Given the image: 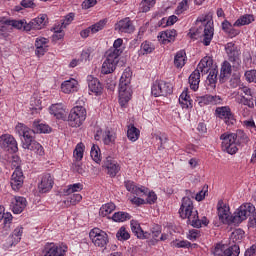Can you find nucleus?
<instances>
[{"mask_svg": "<svg viewBox=\"0 0 256 256\" xmlns=\"http://www.w3.org/2000/svg\"><path fill=\"white\" fill-rule=\"evenodd\" d=\"M133 72L127 68L123 72L119 83V104L121 107H127V103L131 101V77Z\"/></svg>", "mask_w": 256, "mask_h": 256, "instance_id": "f257e3e1", "label": "nucleus"}, {"mask_svg": "<svg viewBox=\"0 0 256 256\" xmlns=\"http://www.w3.org/2000/svg\"><path fill=\"white\" fill-rule=\"evenodd\" d=\"M247 217H250V227H256V209L251 203L243 204L238 208L232 218V223L239 225V223H243Z\"/></svg>", "mask_w": 256, "mask_h": 256, "instance_id": "f03ea898", "label": "nucleus"}, {"mask_svg": "<svg viewBox=\"0 0 256 256\" xmlns=\"http://www.w3.org/2000/svg\"><path fill=\"white\" fill-rule=\"evenodd\" d=\"M197 213V210H195V207L193 206V200H191L189 197H183L182 204L179 209V215L181 219H188V225H191L192 227H198L199 221L195 220L197 219Z\"/></svg>", "mask_w": 256, "mask_h": 256, "instance_id": "7ed1b4c3", "label": "nucleus"}, {"mask_svg": "<svg viewBox=\"0 0 256 256\" xmlns=\"http://www.w3.org/2000/svg\"><path fill=\"white\" fill-rule=\"evenodd\" d=\"M79 191H83V184L75 183L70 184L63 189L62 193L67 197L64 201V205L71 207V205H78L83 200V196L79 194Z\"/></svg>", "mask_w": 256, "mask_h": 256, "instance_id": "20e7f679", "label": "nucleus"}, {"mask_svg": "<svg viewBox=\"0 0 256 256\" xmlns=\"http://www.w3.org/2000/svg\"><path fill=\"white\" fill-rule=\"evenodd\" d=\"M130 225L132 233H134L138 239H151L152 237L154 241H159V236L161 235V228L159 226L152 228L151 232H145L143 228H141V224L136 220H131Z\"/></svg>", "mask_w": 256, "mask_h": 256, "instance_id": "39448f33", "label": "nucleus"}, {"mask_svg": "<svg viewBox=\"0 0 256 256\" xmlns=\"http://www.w3.org/2000/svg\"><path fill=\"white\" fill-rule=\"evenodd\" d=\"M222 141L221 147L224 153L235 155L239 149L237 148V135L235 133H224L220 136Z\"/></svg>", "mask_w": 256, "mask_h": 256, "instance_id": "423d86ee", "label": "nucleus"}, {"mask_svg": "<svg viewBox=\"0 0 256 256\" xmlns=\"http://www.w3.org/2000/svg\"><path fill=\"white\" fill-rule=\"evenodd\" d=\"M85 119H87V110L82 106H76L69 113L68 123L70 127H81Z\"/></svg>", "mask_w": 256, "mask_h": 256, "instance_id": "0eeeda50", "label": "nucleus"}, {"mask_svg": "<svg viewBox=\"0 0 256 256\" xmlns=\"http://www.w3.org/2000/svg\"><path fill=\"white\" fill-rule=\"evenodd\" d=\"M196 23H206L204 26V38L202 43L205 45V47H208V45H211V41H213V35L215 31L213 28V22L209 20V14L198 17Z\"/></svg>", "mask_w": 256, "mask_h": 256, "instance_id": "6e6552de", "label": "nucleus"}, {"mask_svg": "<svg viewBox=\"0 0 256 256\" xmlns=\"http://www.w3.org/2000/svg\"><path fill=\"white\" fill-rule=\"evenodd\" d=\"M0 149L6 153H17V151H19V146L13 135L2 134L0 136Z\"/></svg>", "mask_w": 256, "mask_h": 256, "instance_id": "1a4fd4ad", "label": "nucleus"}, {"mask_svg": "<svg viewBox=\"0 0 256 256\" xmlns=\"http://www.w3.org/2000/svg\"><path fill=\"white\" fill-rule=\"evenodd\" d=\"M67 245L47 242L42 249V256H65Z\"/></svg>", "mask_w": 256, "mask_h": 256, "instance_id": "9d476101", "label": "nucleus"}, {"mask_svg": "<svg viewBox=\"0 0 256 256\" xmlns=\"http://www.w3.org/2000/svg\"><path fill=\"white\" fill-rule=\"evenodd\" d=\"M151 93L154 97H167L173 93V86L169 82L159 80L152 85Z\"/></svg>", "mask_w": 256, "mask_h": 256, "instance_id": "9b49d317", "label": "nucleus"}, {"mask_svg": "<svg viewBox=\"0 0 256 256\" xmlns=\"http://www.w3.org/2000/svg\"><path fill=\"white\" fill-rule=\"evenodd\" d=\"M89 237L95 247H107V243H109V236L105 233V231L94 228L90 231Z\"/></svg>", "mask_w": 256, "mask_h": 256, "instance_id": "f8f14e48", "label": "nucleus"}, {"mask_svg": "<svg viewBox=\"0 0 256 256\" xmlns=\"http://www.w3.org/2000/svg\"><path fill=\"white\" fill-rule=\"evenodd\" d=\"M240 253L241 248L237 244L229 247L225 244H217L213 251V254L216 256H239Z\"/></svg>", "mask_w": 256, "mask_h": 256, "instance_id": "ddd939ff", "label": "nucleus"}, {"mask_svg": "<svg viewBox=\"0 0 256 256\" xmlns=\"http://www.w3.org/2000/svg\"><path fill=\"white\" fill-rule=\"evenodd\" d=\"M16 129V133H18V135L20 137H23L24 140L22 142V147L23 149L27 147V145L31 144L32 142H34L35 140L33 139V128L30 129L29 127H27V125L23 124V123H18L15 127Z\"/></svg>", "mask_w": 256, "mask_h": 256, "instance_id": "4468645a", "label": "nucleus"}, {"mask_svg": "<svg viewBox=\"0 0 256 256\" xmlns=\"http://www.w3.org/2000/svg\"><path fill=\"white\" fill-rule=\"evenodd\" d=\"M218 217L220 221H222L224 224L229 225L233 223V216H231V212L229 211V206L227 204L223 203L222 200L218 202Z\"/></svg>", "mask_w": 256, "mask_h": 256, "instance_id": "2eb2a0df", "label": "nucleus"}, {"mask_svg": "<svg viewBox=\"0 0 256 256\" xmlns=\"http://www.w3.org/2000/svg\"><path fill=\"white\" fill-rule=\"evenodd\" d=\"M107 57L106 60L102 64L101 73L103 75H109L110 73H113L117 67V63H119V58L106 53Z\"/></svg>", "mask_w": 256, "mask_h": 256, "instance_id": "dca6fc26", "label": "nucleus"}, {"mask_svg": "<svg viewBox=\"0 0 256 256\" xmlns=\"http://www.w3.org/2000/svg\"><path fill=\"white\" fill-rule=\"evenodd\" d=\"M198 105L205 107V105H223V98L219 95L206 94L197 98Z\"/></svg>", "mask_w": 256, "mask_h": 256, "instance_id": "f3484780", "label": "nucleus"}, {"mask_svg": "<svg viewBox=\"0 0 256 256\" xmlns=\"http://www.w3.org/2000/svg\"><path fill=\"white\" fill-rule=\"evenodd\" d=\"M24 181H25V176L23 175V170L19 168L15 169L10 179V185L13 191H19V189L23 187Z\"/></svg>", "mask_w": 256, "mask_h": 256, "instance_id": "a211bd4d", "label": "nucleus"}, {"mask_svg": "<svg viewBox=\"0 0 256 256\" xmlns=\"http://www.w3.org/2000/svg\"><path fill=\"white\" fill-rule=\"evenodd\" d=\"M47 25V16L45 14H41L37 18H34L30 23H28L26 26H24V31H31V29L34 30H41L43 27Z\"/></svg>", "mask_w": 256, "mask_h": 256, "instance_id": "6ab92c4d", "label": "nucleus"}, {"mask_svg": "<svg viewBox=\"0 0 256 256\" xmlns=\"http://www.w3.org/2000/svg\"><path fill=\"white\" fill-rule=\"evenodd\" d=\"M226 49V53L228 55V59L229 61H231L232 63H237V65H239V57L241 55V52L239 51V49H237L235 43L230 42L227 43L225 46Z\"/></svg>", "mask_w": 256, "mask_h": 256, "instance_id": "aec40b11", "label": "nucleus"}, {"mask_svg": "<svg viewBox=\"0 0 256 256\" xmlns=\"http://www.w3.org/2000/svg\"><path fill=\"white\" fill-rule=\"evenodd\" d=\"M10 207L13 213L19 215V213H23V210L27 207V199H25V197L15 196L11 201Z\"/></svg>", "mask_w": 256, "mask_h": 256, "instance_id": "412c9836", "label": "nucleus"}, {"mask_svg": "<svg viewBox=\"0 0 256 256\" xmlns=\"http://www.w3.org/2000/svg\"><path fill=\"white\" fill-rule=\"evenodd\" d=\"M53 177L51 174H44L41 177V181L38 184V190L40 193H49L51 189H53Z\"/></svg>", "mask_w": 256, "mask_h": 256, "instance_id": "4be33fe9", "label": "nucleus"}, {"mask_svg": "<svg viewBox=\"0 0 256 256\" xmlns=\"http://www.w3.org/2000/svg\"><path fill=\"white\" fill-rule=\"evenodd\" d=\"M115 29L120 33H133L135 31V26L133 25L131 19L124 18L116 23Z\"/></svg>", "mask_w": 256, "mask_h": 256, "instance_id": "5701e85b", "label": "nucleus"}, {"mask_svg": "<svg viewBox=\"0 0 256 256\" xmlns=\"http://www.w3.org/2000/svg\"><path fill=\"white\" fill-rule=\"evenodd\" d=\"M104 167L107 169V174L110 175V177H115L121 169L119 164H117V161H115L111 156H108L104 161Z\"/></svg>", "mask_w": 256, "mask_h": 256, "instance_id": "b1692460", "label": "nucleus"}, {"mask_svg": "<svg viewBox=\"0 0 256 256\" xmlns=\"http://www.w3.org/2000/svg\"><path fill=\"white\" fill-rule=\"evenodd\" d=\"M216 117H219V119H224V121H233L235 119V116L233 115V112H231V107L229 106H221L217 107L215 110Z\"/></svg>", "mask_w": 256, "mask_h": 256, "instance_id": "393cba45", "label": "nucleus"}, {"mask_svg": "<svg viewBox=\"0 0 256 256\" xmlns=\"http://www.w3.org/2000/svg\"><path fill=\"white\" fill-rule=\"evenodd\" d=\"M213 69V58L206 56L198 64L196 70L201 73V75H207L210 70Z\"/></svg>", "mask_w": 256, "mask_h": 256, "instance_id": "a878e982", "label": "nucleus"}, {"mask_svg": "<svg viewBox=\"0 0 256 256\" xmlns=\"http://www.w3.org/2000/svg\"><path fill=\"white\" fill-rule=\"evenodd\" d=\"M177 37V30H166L163 32H160L158 35V41L160 43H163V45H167L168 43H173L175 41V38Z\"/></svg>", "mask_w": 256, "mask_h": 256, "instance_id": "bb28decb", "label": "nucleus"}, {"mask_svg": "<svg viewBox=\"0 0 256 256\" xmlns=\"http://www.w3.org/2000/svg\"><path fill=\"white\" fill-rule=\"evenodd\" d=\"M124 185L130 193H133V195H136L137 197H143L147 194V188L145 187H137L135 186V183L131 180L125 181Z\"/></svg>", "mask_w": 256, "mask_h": 256, "instance_id": "cd10ccee", "label": "nucleus"}, {"mask_svg": "<svg viewBox=\"0 0 256 256\" xmlns=\"http://www.w3.org/2000/svg\"><path fill=\"white\" fill-rule=\"evenodd\" d=\"M87 83L89 91L94 93V95H100L103 91V86L101 85V82H99V79L89 75L87 76Z\"/></svg>", "mask_w": 256, "mask_h": 256, "instance_id": "c85d7f7f", "label": "nucleus"}, {"mask_svg": "<svg viewBox=\"0 0 256 256\" xmlns=\"http://www.w3.org/2000/svg\"><path fill=\"white\" fill-rule=\"evenodd\" d=\"M49 45V39L45 37H39L35 41V47H36V55L38 57H43L45 53H47V47Z\"/></svg>", "mask_w": 256, "mask_h": 256, "instance_id": "c756f323", "label": "nucleus"}, {"mask_svg": "<svg viewBox=\"0 0 256 256\" xmlns=\"http://www.w3.org/2000/svg\"><path fill=\"white\" fill-rule=\"evenodd\" d=\"M22 235H23V227L15 228L12 235L7 238L5 247H13V245H17V243L21 241Z\"/></svg>", "mask_w": 256, "mask_h": 256, "instance_id": "7c9ffc66", "label": "nucleus"}, {"mask_svg": "<svg viewBox=\"0 0 256 256\" xmlns=\"http://www.w3.org/2000/svg\"><path fill=\"white\" fill-rule=\"evenodd\" d=\"M61 89L63 93H75L79 89V82L77 80L71 78L70 80H66L62 83Z\"/></svg>", "mask_w": 256, "mask_h": 256, "instance_id": "2f4dec72", "label": "nucleus"}, {"mask_svg": "<svg viewBox=\"0 0 256 256\" xmlns=\"http://www.w3.org/2000/svg\"><path fill=\"white\" fill-rule=\"evenodd\" d=\"M50 113L54 115L56 119H67V110L64 109L63 104H53L50 106Z\"/></svg>", "mask_w": 256, "mask_h": 256, "instance_id": "473e14b6", "label": "nucleus"}, {"mask_svg": "<svg viewBox=\"0 0 256 256\" xmlns=\"http://www.w3.org/2000/svg\"><path fill=\"white\" fill-rule=\"evenodd\" d=\"M1 25H8L9 27H13L14 29H25V27H27V22H25V20L4 19L0 21V31H3V26Z\"/></svg>", "mask_w": 256, "mask_h": 256, "instance_id": "72a5a7b5", "label": "nucleus"}, {"mask_svg": "<svg viewBox=\"0 0 256 256\" xmlns=\"http://www.w3.org/2000/svg\"><path fill=\"white\" fill-rule=\"evenodd\" d=\"M106 53H108V55H112L113 57H116L117 59H119V57L121 56V53H123V39L121 38L116 39L113 43V48L108 50Z\"/></svg>", "mask_w": 256, "mask_h": 256, "instance_id": "f704fd0d", "label": "nucleus"}, {"mask_svg": "<svg viewBox=\"0 0 256 256\" xmlns=\"http://www.w3.org/2000/svg\"><path fill=\"white\" fill-rule=\"evenodd\" d=\"M199 83H201V72L195 69L189 76L190 88L193 91H197V89H199Z\"/></svg>", "mask_w": 256, "mask_h": 256, "instance_id": "c9c22d12", "label": "nucleus"}, {"mask_svg": "<svg viewBox=\"0 0 256 256\" xmlns=\"http://www.w3.org/2000/svg\"><path fill=\"white\" fill-rule=\"evenodd\" d=\"M222 30L228 34L231 38L237 37L241 33L239 29H235V24H231L229 21L225 20L222 22Z\"/></svg>", "mask_w": 256, "mask_h": 256, "instance_id": "e433bc0d", "label": "nucleus"}, {"mask_svg": "<svg viewBox=\"0 0 256 256\" xmlns=\"http://www.w3.org/2000/svg\"><path fill=\"white\" fill-rule=\"evenodd\" d=\"M140 135L141 131L137 127H135L134 124H129L127 126V138L129 139V141L135 143V141L139 139Z\"/></svg>", "mask_w": 256, "mask_h": 256, "instance_id": "4c0bfd02", "label": "nucleus"}, {"mask_svg": "<svg viewBox=\"0 0 256 256\" xmlns=\"http://www.w3.org/2000/svg\"><path fill=\"white\" fill-rule=\"evenodd\" d=\"M24 149H28V151H34V153H36V155H39V157H43L45 155V149L39 142H37V140H34L33 142H30V144H27Z\"/></svg>", "mask_w": 256, "mask_h": 256, "instance_id": "58836bf2", "label": "nucleus"}, {"mask_svg": "<svg viewBox=\"0 0 256 256\" xmlns=\"http://www.w3.org/2000/svg\"><path fill=\"white\" fill-rule=\"evenodd\" d=\"M179 104L182 109H193V100H191V96L187 92H182L179 97Z\"/></svg>", "mask_w": 256, "mask_h": 256, "instance_id": "ea45409f", "label": "nucleus"}, {"mask_svg": "<svg viewBox=\"0 0 256 256\" xmlns=\"http://www.w3.org/2000/svg\"><path fill=\"white\" fill-rule=\"evenodd\" d=\"M33 133H51V127L35 120L32 124Z\"/></svg>", "mask_w": 256, "mask_h": 256, "instance_id": "a19ab883", "label": "nucleus"}, {"mask_svg": "<svg viewBox=\"0 0 256 256\" xmlns=\"http://www.w3.org/2000/svg\"><path fill=\"white\" fill-rule=\"evenodd\" d=\"M117 139V135L115 134V132L106 129L103 133H102V141L104 143V145H112L113 143H115V140Z\"/></svg>", "mask_w": 256, "mask_h": 256, "instance_id": "79ce46f5", "label": "nucleus"}, {"mask_svg": "<svg viewBox=\"0 0 256 256\" xmlns=\"http://www.w3.org/2000/svg\"><path fill=\"white\" fill-rule=\"evenodd\" d=\"M115 208H116L115 203L113 202L106 203L101 206L99 215L101 217H107V215H111V213L115 210Z\"/></svg>", "mask_w": 256, "mask_h": 256, "instance_id": "37998d69", "label": "nucleus"}, {"mask_svg": "<svg viewBox=\"0 0 256 256\" xmlns=\"http://www.w3.org/2000/svg\"><path fill=\"white\" fill-rule=\"evenodd\" d=\"M185 58H186L185 51H179L176 53L174 57V65L175 67H177V69H181L182 67H185Z\"/></svg>", "mask_w": 256, "mask_h": 256, "instance_id": "c03bdc74", "label": "nucleus"}, {"mask_svg": "<svg viewBox=\"0 0 256 256\" xmlns=\"http://www.w3.org/2000/svg\"><path fill=\"white\" fill-rule=\"evenodd\" d=\"M129 219H131V214L127 212H115L112 215V220L115 223H123L125 221H129Z\"/></svg>", "mask_w": 256, "mask_h": 256, "instance_id": "a18cd8bd", "label": "nucleus"}, {"mask_svg": "<svg viewBox=\"0 0 256 256\" xmlns=\"http://www.w3.org/2000/svg\"><path fill=\"white\" fill-rule=\"evenodd\" d=\"M232 72L231 63L228 61H224L221 65L220 70V79H225L226 77H230Z\"/></svg>", "mask_w": 256, "mask_h": 256, "instance_id": "49530a36", "label": "nucleus"}, {"mask_svg": "<svg viewBox=\"0 0 256 256\" xmlns=\"http://www.w3.org/2000/svg\"><path fill=\"white\" fill-rule=\"evenodd\" d=\"M237 103L240 105H245L246 107H249V109H253L255 107V104L253 102V96L245 97L244 95H240L237 98Z\"/></svg>", "mask_w": 256, "mask_h": 256, "instance_id": "de8ad7c7", "label": "nucleus"}, {"mask_svg": "<svg viewBox=\"0 0 256 256\" xmlns=\"http://www.w3.org/2000/svg\"><path fill=\"white\" fill-rule=\"evenodd\" d=\"M90 157L95 163H101V149L97 145H92L90 151Z\"/></svg>", "mask_w": 256, "mask_h": 256, "instance_id": "09e8293b", "label": "nucleus"}, {"mask_svg": "<svg viewBox=\"0 0 256 256\" xmlns=\"http://www.w3.org/2000/svg\"><path fill=\"white\" fill-rule=\"evenodd\" d=\"M116 237L118 241H128V239H131V234H129L125 226H122L116 233Z\"/></svg>", "mask_w": 256, "mask_h": 256, "instance_id": "8fccbe9b", "label": "nucleus"}, {"mask_svg": "<svg viewBox=\"0 0 256 256\" xmlns=\"http://www.w3.org/2000/svg\"><path fill=\"white\" fill-rule=\"evenodd\" d=\"M155 51V45L149 41H144L141 44V54L142 55H149V53H152Z\"/></svg>", "mask_w": 256, "mask_h": 256, "instance_id": "3c124183", "label": "nucleus"}, {"mask_svg": "<svg viewBox=\"0 0 256 256\" xmlns=\"http://www.w3.org/2000/svg\"><path fill=\"white\" fill-rule=\"evenodd\" d=\"M252 21H253L252 15H245L235 21L234 27H241L243 25H249V23H251Z\"/></svg>", "mask_w": 256, "mask_h": 256, "instance_id": "603ef678", "label": "nucleus"}, {"mask_svg": "<svg viewBox=\"0 0 256 256\" xmlns=\"http://www.w3.org/2000/svg\"><path fill=\"white\" fill-rule=\"evenodd\" d=\"M243 237H245V231L243 229H236L231 234V239L234 243H241Z\"/></svg>", "mask_w": 256, "mask_h": 256, "instance_id": "864d4df0", "label": "nucleus"}, {"mask_svg": "<svg viewBox=\"0 0 256 256\" xmlns=\"http://www.w3.org/2000/svg\"><path fill=\"white\" fill-rule=\"evenodd\" d=\"M85 151V145L83 143H78L74 150V158L76 161H81L83 159V153Z\"/></svg>", "mask_w": 256, "mask_h": 256, "instance_id": "5fc2aeb1", "label": "nucleus"}, {"mask_svg": "<svg viewBox=\"0 0 256 256\" xmlns=\"http://www.w3.org/2000/svg\"><path fill=\"white\" fill-rule=\"evenodd\" d=\"M155 5V0H143L140 3V11L142 13H147L151 11V7Z\"/></svg>", "mask_w": 256, "mask_h": 256, "instance_id": "6e6d98bb", "label": "nucleus"}, {"mask_svg": "<svg viewBox=\"0 0 256 256\" xmlns=\"http://www.w3.org/2000/svg\"><path fill=\"white\" fill-rule=\"evenodd\" d=\"M209 75L207 77L208 79V83L211 87H215V84L217 83V69L212 68L211 70H209Z\"/></svg>", "mask_w": 256, "mask_h": 256, "instance_id": "4d7b16f0", "label": "nucleus"}, {"mask_svg": "<svg viewBox=\"0 0 256 256\" xmlns=\"http://www.w3.org/2000/svg\"><path fill=\"white\" fill-rule=\"evenodd\" d=\"M234 134L236 135V141L238 140V143H244L245 145L249 143V136H247L243 130H237Z\"/></svg>", "mask_w": 256, "mask_h": 256, "instance_id": "13d9d810", "label": "nucleus"}, {"mask_svg": "<svg viewBox=\"0 0 256 256\" xmlns=\"http://www.w3.org/2000/svg\"><path fill=\"white\" fill-rule=\"evenodd\" d=\"M105 25H107V20H100L99 22L90 26V31L91 33H99V31H102V29L105 28Z\"/></svg>", "mask_w": 256, "mask_h": 256, "instance_id": "bf43d9fd", "label": "nucleus"}, {"mask_svg": "<svg viewBox=\"0 0 256 256\" xmlns=\"http://www.w3.org/2000/svg\"><path fill=\"white\" fill-rule=\"evenodd\" d=\"M73 19H75V13L67 14L62 20L61 29H65L67 25H71V23L73 22Z\"/></svg>", "mask_w": 256, "mask_h": 256, "instance_id": "052dcab7", "label": "nucleus"}, {"mask_svg": "<svg viewBox=\"0 0 256 256\" xmlns=\"http://www.w3.org/2000/svg\"><path fill=\"white\" fill-rule=\"evenodd\" d=\"M244 76L248 83H256V70H248L245 72Z\"/></svg>", "mask_w": 256, "mask_h": 256, "instance_id": "680f3d73", "label": "nucleus"}, {"mask_svg": "<svg viewBox=\"0 0 256 256\" xmlns=\"http://www.w3.org/2000/svg\"><path fill=\"white\" fill-rule=\"evenodd\" d=\"M189 9V4H188V1L187 0H183L181 1L179 4H178V7H177V14H181V13H184V11H187Z\"/></svg>", "mask_w": 256, "mask_h": 256, "instance_id": "e2e57ef3", "label": "nucleus"}, {"mask_svg": "<svg viewBox=\"0 0 256 256\" xmlns=\"http://www.w3.org/2000/svg\"><path fill=\"white\" fill-rule=\"evenodd\" d=\"M208 189H209L208 186H204V187L202 188V190L199 191V192L196 194V196H195L196 201H203V199H205V195H207Z\"/></svg>", "mask_w": 256, "mask_h": 256, "instance_id": "0e129e2a", "label": "nucleus"}, {"mask_svg": "<svg viewBox=\"0 0 256 256\" xmlns=\"http://www.w3.org/2000/svg\"><path fill=\"white\" fill-rule=\"evenodd\" d=\"M174 246L177 247L178 249L184 248V249H189L191 247V242L187 240H182V241H176L174 243Z\"/></svg>", "mask_w": 256, "mask_h": 256, "instance_id": "69168bd1", "label": "nucleus"}, {"mask_svg": "<svg viewBox=\"0 0 256 256\" xmlns=\"http://www.w3.org/2000/svg\"><path fill=\"white\" fill-rule=\"evenodd\" d=\"M63 28H54V34H53V39L54 41H59V39H63L64 34H63Z\"/></svg>", "mask_w": 256, "mask_h": 256, "instance_id": "338daca9", "label": "nucleus"}, {"mask_svg": "<svg viewBox=\"0 0 256 256\" xmlns=\"http://www.w3.org/2000/svg\"><path fill=\"white\" fill-rule=\"evenodd\" d=\"M97 5V0H85L82 3V9H91V7H95Z\"/></svg>", "mask_w": 256, "mask_h": 256, "instance_id": "774afa93", "label": "nucleus"}]
</instances>
